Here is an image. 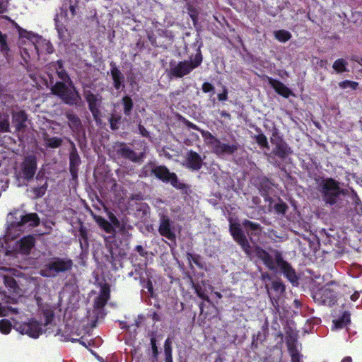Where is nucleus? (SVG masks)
Masks as SVG:
<instances>
[{"mask_svg": "<svg viewBox=\"0 0 362 362\" xmlns=\"http://www.w3.org/2000/svg\"><path fill=\"white\" fill-rule=\"evenodd\" d=\"M317 190L327 206L339 209L342 206V196L347 190L340 187V182L332 177L322 178L317 182Z\"/></svg>", "mask_w": 362, "mask_h": 362, "instance_id": "nucleus-1", "label": "nucleus"}, {"mask_svg": "<svg viewBox=\"0 0 362 362\" xmlns=\"http://www.w3.org/2000/svg\"><path fill=\"white\" fill-rule=\"evenodd\" d=\"M194 45H197V53L194 58L189 57V61L184 60L179 62L177 64L170 62L169 74L170 76L175 78H182L183 76L190 74L194 69L199 66L203 62V56L201 49L203 47V42L199 37L197 40Z\"/></svg>", "mask_w": 362, "mask_h": 362, "instance_id": "nucleus-2", "label": "nucleus"}, {"mask_svg": "<svg viewBox=\"0 0 362 362\" xmlns=\"http://www.w3.org/2000/svg\"><path fill=\"white\" fill-rule=\"evenodd\" d=\"M74 262L70 258L53 257L49 258L40 270V274L46 278L57 277L60 273L70 272Z\"/></svg>", "mask_w": 362, "mask_h": 362, "instance_id": "nucleus-3", "label": "nucleus"}, {"mask_svg": "<svg viewBox=\"0 0 362 362\" xmlns=\"http://www.w3.org/2000/svg\"><path fill=\"white\" fill-rule=\"evenodd\" d=\"M71 86L64 82H56L51 87V92L57 96L62 101L69 106L80 107L82 105V99L78 91L72 83Z\"/></svg>", "mask_w": 362, "mask_h": 362, "instance_id": "nucleus-4", "label": "nucleus"}, {"mask_svg": "<svg viewBox=\"0 0 362 362\" xmlns=\"http://www.w3.org/2000/svg\"><path fill=\"white\" fill-rule=\"evenodd\" d=\"M157 179L161 180L164 183H170V185L177 189H180L185 194H187V189L188 185L180 182L177 175L170 170L165 165H156L155 176Z\"/></svg>", "mask_w": 362, "mask_h": 362, "instance_id": "nucleus-5", "label": "nucleus"}, {"mask_svg": "<svg viewBox=\"0 0 362 362\" xmlns=\"http://www.w3.org/2000/svg\"><path fill=\"white\" fill-rule=\"evenodd\" d=\"M332 285H336L333 281L315 291L313 295L314 300L320 305H334L337 301V293L334 289L331 288L330 286Z\"/></svg>", "mask_w": 362, "mask_h": 362, "instance_id": "nucleus-6", "label": "nucleus"}, {"mask_svg": "<svg viewBox=\"0 0 362 362\" xmlns=\"http://www.w3.org/2000/svg\"><path fill=\"white\" fill-rule=\"evenodd\" d=\"M274 257L276 269H278L293 285H298L299 278L291 264L284 259L282 254L278 250L274 252Z\"/></svg>", "mask_w": 362, "mask_h": 362, "instance_id": "nucleus-7", "label": "nucleus"}, {"mask_svg": "<svg viewBox=\"0 0 362 362\" xmlns=\"http://www.w3.org/2000/svg\"><path fill=\"white\" fill-rule=\"evenodd\" d=\"M9 219L11 226L13 227H20L29 223L31 226H37L40 224V218L36 213L23 214L21 210H15L10 213Z\"/></svg>", "mask_w": 362, "mask_h": 362, "instance_id": "nucleus-8", "label": "nucleus"}, {"mask_svg": "<svg viewBox=\"0 0 362 362\" xmlns=\"http://www.w3.org/2000/svg\"><path fill=\"white\" fill-rule=\"evenodd\" d=\"M117 156L133 163H141L146 157L144 151L137 153L124 142L117 141L113 146Z\"/></svg>", "mask_w": 362, "mask_h": 362, "instance_id": "nucleus-9", "label": "nucleus"}, {"mask_svg": "<svg viewBox=\"0 0 362 362\" xmlns=\"http://www.w3.org/2000/svg\"><path fill=\"white\" fill-rule=\"evenodd\" d=\"M37 169V157L33 154H29L24 157L20 164L19 175L25 180L29 182L33 179Z\"/></svg>", "mask_w": 362, "mask_h": 362, "instance_id": "nucleus-10", "label": "nucleus"}, {"mask_svg": "<svg viewBox=\"0 0 362 362\" xmlns=\"http://www.w3.org/2000/svg\"><path fill=\"white\" fill-rule=\"evenodd\" d=\"M84 97L88 103V107L91 112L94 120L98 122L101 119V111L103 98L100 94H94L90 90L84 91Z\"/></svg>", "mask_w": 362, "mask_h": 362, "instance_id": "nucleus-11", "label": "nucleus"}, {"mask_svg": "<svg viewBox=\"0 0 362 362\" xmlns=\"http://www.w3.org/2000/svg\"><path fill=\"white\" fill-rule=\"evenodd\" d=\"M42 324L34 318L30 319L28 322L16 323V330L22 334H27L29 337L37 339L42 334Z\"/></svg>", "mask_w": 362, "mask_h": 362, "instance_id": "nucleus-12", "label": "nucleus"}, {"mask_svg": "<svg viewBox=\"0 0 362 362\" xmlns=\"http://www.w3.org/2000/svg\"><path fill=\"white\" fill-rule=\"evenodd\" d=\"M230 232L234 240L240 245L243 250L247 254L250 255L251 252L250 244L247 239L245 233H243L241 226L238 223L230 224Z\"/></svg>", "mask_w": 362, "mask_h": 362, "instance_id": "nucleus-13", "label": "nucleus"}, {"mask_svg": "<svg viewBox=\"0 0 362 362\" xmlns=\"http://www.w3.org/2000/svg\"><path fill=\"white\" fill-rule=\"evenodd\" d=\"M71 149L69 153V172L74 180L78 177V167L81 163L80 156L74 141L68 139Z\"/></svg>", "mask_w": 362, "mask_h": 362, "instance_id": "nucleus-14", "label": "nucleus"}, {"mask_svg": "<svg viewBox=\"0 0 362 362\" xmlns=\"http://www.w3.org/2000/svg\"><path fill=\"white\" fill-rule=\"evenodd\" d=\"M271 142L274 145L272 149V154L277 156L281 160H284L290 154L292 153V150L288 144L281 136H278V139L274 140L271 139Z\"/></svg>", "mask_w": 362, "mask_h": 362, "instance_id": "nucleus-15", "label": "nucleus"}, {"mask_svg": "<svg viewBox=\"0 0 362 362\" xmlns=\"http://www.w3.org/2000/svg\"><path fill=\"white\" fill-rule=\"evenodd\" d=\"M185 162V166L192 171L199 170L204 165V159L197 152L193 150L187 152Z\"/></svg>", "mask_w": 362, "mask_h": 362, "instance_id": "nucleus-16", "label": "nucleus"}, {"mask_svg": "<svg viewBox=\"0 0 362 362\" xmlns=\"http://www.w3.org/2000/svg\"><path fill=\"white\" fill-rule=\"evenodd\" d=\"M110 74L113 81V87L117 90H123L125 88V78L117 66L114 62H111Z\"/></svg>", "mask_w": 362, "mask_h": 362, "instance_id": "nucleus-17", "label": "nucleus"}, {"mask_svg": "<svg viewBox=\"0 0 362 362\" xmlns=\"http://www.w3.org/2000/svg\"><path fill=\"white\" fill-rule=\"evenodd\" d=\"M48 69L55 71L58 78L61 80L60 82L72 83L70 76L64 68V62L62 59L50 62L48 65Z\"/></svg>", "mask_w": 362, "mask_h": 362, "instance_id": "nucleus-18", "label": "nucleus"}, {"mask_svg": "<svg viewBox=\"0 0 362 362\" xmlns=\"http://www.w3.org/2000/svg\"><path fill=\"white\" fill-rule=\"evenodd\" d=\"M158 232L161 236H163L171 241H175L176 239L175 233L173 230L171 221L168 216H163L160 219Z\"/></svg>", "mask_w": 362, "mask_h": 362, "instance_id": "nucleus-19", "label": "nucleus"}, {"mask_svg": "<svg viewBox=\"0 0 362 362\" xmlns=\"http://www.w3.org/2000/svg\"><path fill=\"white\" fill-rule=\"evenodd\" d=\"M239 147L240 146L238 143L229 144L222 143L219 140V143H216L215 145L213 152L217 156H222L224 154L233 155L238 150Z\"/></svg>", "mask_w": 362, "mask_h": 362, "instance_id": "nucleus-20", "label": "nucleus"}, {"mask_svg": "<svg viewBox=\"0 0 362 362\" xmlns=\"http://www.w3.org/2000/svg\"><path fill=\"white\" fill-rule=\"evenodd\" d=\"M94 219L100 229L110 234L108 237H105L106 243L109 241V239L115 238L116 229L113 227L112 224L101 216H95Z\"/></svg>", "mask_w": 362, "mask_h": 362, "instance_id": "nucleus-21", "label": "nucleus"}, {"mask_svg": "<svg viewBox=\"0 0 362 362\" xmlns=\"http://www.w3.org/2000/svg\"><path fill=\"white\" fill-rule=\"evenodd\" d=\"M256 256L269 270H276V260L267 251L258 247L256 248Z\"/></svg>", "mask_w": 362, "mask_h": 362, "instance_id": "nucleus-22", "label": "nucleus"}, {"mask_svg": "<svg viewBox=\"0 0 362 362\" xmlns=\"http://www.w3.org/2000/svg\"><path fill=\"white\" fill-rule=\"evenodd\" d=\"M254 185L259 189L261 195L263 197L267 196L269 191L272 188V183L270 180L264 175L257 177L254 180Z\"/></svg>", "mask_w": 362, "mask_h": 362, "instance_id": "nucleus-23", "label": "nucleus"}, {"mask_svg": "<svg viewBox=\"0 0 362 362\" xmlns=\"http://www.w3.org/2000/svg\"><path fill=\"white\" fill-rule=\"evenodd\" d=\"M110 297V288L107 284H104L100 289L99 296L94 300V307L103 308L107 303Z\"/></svg>", "mask_w": 362, "mask_h": 362, "instance_id": "nucleus-24", "label": "nucleus"}, {"mask_svg": "<svg viewBox=\"0 0 362 362\" xmlns=\"http://www.w3.org/2000/svg\"><path fill=\"white\" fill-rule=\"evenodd\" d=\"M268 83L279 95L286 98H288L292 94L291 90L285 84L277 79L269 78Z\"/></svg>", "mask_w": 362, "mask_h": 362, "instance_id": "nucleus-25", "label": "nucleus"}, {"mask_svg": "<svg viewBox=\"0 0 362 362\" xmlns=\"http://www.w3.org/2000/svg\"><path fill=\"white\" fill-rule=\"evenodd\" d=\"M35 178L37 181L40 182V184L37 187H33L32 192L36 198H40L45 194L48 184L43 174L40 175L39 173Z\"/></svg>", "mask_w": 362, "mask_h": 362, "instance_id": "nucleus-26", "label": "nucleus"}, {"mask_svg": "<svg viewBox=\"0 0 362 362\" xmlns=\"http://www.w3.org/2000/svg\"><path fill=\"white\" fill-rule=\"evenodd\" d=\"M18 32L21 38H25L28 40L29 42L28 43V46L30 47V49L33 48L35 51L37 52V47L35 42L38 41L40 37L33 32L27 31L26 30H24L20 27L18 28Z\"/></svg>", "mask_w": 362, "mask_h": 362, "instance_id": "nucleus-27", "label": "nucleus"}, {"mask_svg": "<svg viewBox=\"0 0 362 362\" xmlns=\"http://www.w3.org/2000/svg\"><path fill=\"white\" fill-rule=\"evenodd\" d=\"M28 115L24 110H20L13 114V122L17 131H21L26 127Z\"/></svg>", "mask_w": 362, "mask_h": 362, "instance_id": "nucleus-28", "label": "nucleus"}, {"mask_svg": "<svg viewBox=\"0 0 362 362\" xmlns=\"http://www.w3.org/2000/svg\"><path fill=\"white\" fill-rule=\"evenodd\" d=\"M68 124L73 132H79L82 129V123L78 116L73 112H66Z\"/></svg>", "mask_w": 362, "mask_h": 362, "instance_id": "nucleus-29", "label": "nucleus"}, {"mask_svg": "<svg viewBox=\"0 0 362 362\" xmlns=\"http://www.w3.org/2000/svg\"><path fill=\"white\" fill-rule=\"evenodd\" d=\"M35 239L32 235L23 237L20 240V250L23 254H29L35 246Z\"/></svg>", "mask_w": 362, "mask_h": 362, "instance_id": "nucleus-30", "label": "nucleus"}, {"mask_svg": "<svg viewBox=\"0 0 362 362\" xmlns=\"http://www.w3.org/2000/svg\"><path fill=\"white\" fill-rule=\"evenodd\" d=\"M296 339H293L292 342L287 341V347L289 354L291 358V362H303V355L298 351L295 341Z\"/></svg>", "mask_w": 362, "mask_h": 362, "instance_id": "nucleus-31", "label": "nucleus"}, {"mask_svg": "<svg viewBox=\"0 0 362 362\" xmlns=\"http://www.w3.org/2000/svg\"><path fill=\"white\" fill-rule=\"evenodd\" d=\"M78 232L80 247L82 251H86L89 247L88 230L81 224L78 228Z\"/></svg>", "mask_w": 362, "mask_h": 362, "instance_id": "nucleus-32", "label": "nucleus"}, {"mask_svg": "<svg viewBox=\"0 0 362 362\" xmlns=\"http://www.w3.org/2000/svg\"><path fill=\"white\" fill-rule=\"evenodd\" d=\"M200 134L203 137L205 144L214 149L216 143H219V139L214 136L210 132L202 129Z\"/></svg>", "mask_w": 362, "mask_h": 362, "instance_id": "nucleus-33", "label": "nucleus"}, {"mask_svg": "<svg viewBox=\"0 0 362 362\" xmlns=\"http://www.w3.org/2000/svg\"><path fill=\"white\" fill-rule=\"evenodd\" d=\"M156 165H157L154 162H148L142 167L140 176L144 177L155 176Z\"/></svg>", "mask_w": 362, "mask_h": 362, "instance_id": "nucleus-34", "label": "nucleus"}, {"mask_svg": "<svg viewBox=\"0 0 362 362\" xmlns=\"http://www.w3.org/2000/svg\"><path fill=\"white\" fill-rule=\"evenodd\" d=\"M122 104L123 105V112L125 116H130L132 115L134 103L132 98L129 95H125L122 98Z\"/></svg>", "mask_w": 362, "mask_h": 362, "instance_id": "nucleus-35", "label": "nucleus"}, {"mask_svg": "<svg viewBox=\"0 0 362 362\" xmlns=\"http://www.w3.org/2000/svg\"><path fill=\"white\" fill-rule=\"evenodd\" d=\"M44 141L45 143V146L47 148H57L60 147L62 145L63 140L59 137H49L48 135L44 136Z\"/></svg>", "mask_w": 362, "mask_h": 362, "instance_id": "nucleus-36", "label": "nucleus"}, {"mask_svg": "<svg viewBox=\"0 0 362 362\" xmlns=\"http://www.w3.org/2000/svg\"><path fill=\"white\" fill-rule=\"evenodd\" d=\"M4 283L10 292L17 293L19 287L16 279L13 276L8 275L4 276Z\"/></svg>", "mask_w": 362, "mask_h": 362, "instance_id": "nucleus-37", "label": "nucleus"}, {"mask_svg": "<svg viewBox=\"0 0 362 362\" xmlns=\"http://www.w3.org/2000/svg\"><path fill=\"white\" fill-rule=\"evenodd\" d=\"M351 322L350 314L349 312L345 311L342 315L336 320H334V325L337 328H343Z\"/></svg>", "mask_w": 362, "mask_h": 362, "instance_id": "nucleus-38", "label": "nucleus"}, {"mask_svg": "<svg viewBox=\"0 0 362 362\" xmlns=\"http://www.w3.org/2000/svg\"><path fill=\"white\" fill-rule=\"evenodd\" d=\"M42 314L45 317L44 327L48 326L52 322L54 314L53 310L48 307H43L40 309Z\"/></svg>", "mask_w": 362, "mask_h": 362, "instance_id": "nucleus-39", "label": "nucleus"}, {"mask_svg": "<svg viewBox=\"0 0 362 362\" xmlns=\"http://www.w3.org/2000/svg\"><path fill=\"white\" fill-rule=\"evenodd\" d=\"M164 354H165V362H173V361L172 341L170 338H167L165 341Z\"/></svg>", "mask_w": 362, "mask_h": 362, "instance_id": "nucleus-40", "label": "nucleus"}, {"mask_svg": "<svg viewBox=\"0 0 362 362\" xmlns=\"http://www.w3.org/2000/svg\"><path fill=\"white\" fill-rule=\"evenodd\" d=\"M347 65V62L345 59L340 58L334 61L332 65V68L337 73L341 74L348 71L346 69Z\"/></svg>", "mask_w": 362, "mask_h": 362, "instance_id": "nucleus-41", "label": "nucleus"}, {"mask_svg": "<svg viewBox=\"0 0 362 362\" xmlns=\"http://www.w3.org/2000/svg\"><path fill=\"white\" fill-rule=\"evenodd\" d=\"M274 37L278 41L286 42L291 38L292 35L288 30L282 29L275 31Z\"/></svg>", "mask_w": 362, "mask_h": 362, "instance_id": "nucleus-42", "label": "nucleus"}, {"mask_svg": "<svg viewBox=\"0 0 362 362\" xmlns=\"http://www.w3.org/2000/svg\"><path fill=\"white\" fill-rule=\"evenodd\" d=\"M10 124L8 115L0 113V132H8Z\"/></svg>", "mask_w": 362, "mask_h": 362, "instance_id": "nucleus-43", "label": "nucleus"}, {"mask_svg": "<svg viewBox=\"0 0 362 362\" xmlns=\"http://www.w3.org/2000/svg\"><path fill=\"white\" fill-rule=\"evenodd\" d=\"M243 227L245 228V230H262V226L259 223L256 222L250 221L247 219H245L242 223Z\"/></svg>", "mask_w": 362, "mask_h": 362, "instance_id": "nucleus-44", "label": "nucleus"}, {"mask_svg": "<svg viewBox=\"0 0 362 362\" xmlns=\"http://www.w3.org/2000/svg\"><path fill=\"white\" fill-rule=\"evenodd\" d=\"M55 25H56V30L58 33L59 37L61 40H65L67 37V29L62 24L60 23L59 21L55 20Z\"/></svg>", "mask_w": 362, "mask_h": 362, "instance_id": "nucleus-45", "label": "nucleus"}, {"mask_svg": "<svg viewBox=\"0 0 362 362\" xmlns=\"http://www.w3.org/2000/svg\"><path fill=\"white\" fill-rule=\"evenodd\" d=\"M122 117L119 115H112L109 119L110 127L112 130H117L121 123Z\"/></svg>", "mask_w": 362, "mask_h": 362, "instance_id": "nucleus-46", "label": "nucleus"}, {"mask_svg": "<svg viewBox=\"0 0 362 362\" xmlns=\"http://www.w3.org/2000/svg\"><path fill=\"white\" fill-rule=\"evenodd\" d=\"M11 323L7 319L0 320V332L4 334H8L11 331Z\"/></svg>", "mask_w": 362, "mask_h": 362, "instance_id": "nucleus-47", "label": "nucleus"}, {"mask_svg": "<svg viewBox=\"0 0 362 362\" xmlns=\"http://www.w3.org/2000/svg\"><path fill=\"white\" fill-rule=\"evenodd\" d=\"M254 139H255L257 144L259 146H260L261 147H262V148H268L269 147L267 138L264 134L259 133L257 135H255L254 136Z\"/></svg>", "mask_w": 362, "mask_h": 362, "instance_id": "nucleus-48", "label": "nucleus"}, {"mask_svg": "<svg viewBox=\"0 0 362 362\" xmlns=\"http://www.w3.org/2000/svg\"><path fill=\"white\" fill-rule=\"evenodd\" d=\"M140 284L142 287L146 288L151 296H153V283L150 279L147 281L145 280L144 277L140 276Z\"/></svg>", "mask_w": 362, "mask_h": 362, "instance_id": "nucleus-49", "label": "nucleus"}, {"mask_svg": "<svg viewBox=\"0 0 362 362\" xmlns=\"http://www.w3.org/2000/svg\"><path fill=\"white\" fill-rule=\"evenodd\" d=\"M339 86L342 89L350 87L353 90H356L358 87V83L353 81L344 80L339 83Z\"/></svg>", "mask_w": 362, "mask_h": 362, "instance_id": "nucleus-50", "label": "nucleus"}, {"mask_svg": "<svg viewBox=\"0 0 362 362\" xmlns=\"http://www.w3.org/2000/svg\"><path fill=\"white\" fill-rule=\"evenodd\" d=\"M0 51L1 52H8L9 51V47L7 43V35L3 34L0 31Z\"/></svg>", "mask_w": 362, "mask_h": 362, "instance_id": "nucleus-51", "label": "nucleus"}, {"mask_svg": "<svg viewBox=\"0 0 362 362\" xmlns=\"http://www.w3.org/2000/svg\"><path fill=\"white\" fill-rule=\"evenodd\" d=\"M262 334L261 332H258L256 334H253L252 337V343L251 346L252 349H257L258 347V341H264L265 340V336L262 337Z\"/></svg>", "mask_w": 362, "mask_h": 362, "instance_id": "nucleus-52", "label": "nucleus"}, {"mask_svg": "<svg viewBox=\"0 0 362 362\" xmlns=\"http://www.w3.org/2000/svg\"><path fill=\"white\" fill-rule=\"evenodd\" d=\"M352 199L354 201V204L355 205V209L358 212V208L362 211V202L360 199L359 197L357 194V192L354 189H351Z\"/></svg>", "mask_w": 362, "mask_h": 362, "instance_id": "nucleus-53", "label": "nucleus"}, {"mask_svg": "<svg viewBox=\"0 0 362 362\" xmlns=\"http://www.w3.org/2000/svg\"><path fill=\"white\" fill-rule=\"evenodd\" d=\"M195 293L197 295L198 297L202 298L204 300H206L209 303H211V300L209 297L204 293V291L202 290V287L199 285H197L194 286Z\"/></svg>", "mask_w": 362, "mask_h": 362, "instance_id": "nucleus-54", "label": "nucleus"}, {"mask_svg": "<svg viewBox=\"0 0 362 362\" xmlns=\"http://www.w3.org/2000/svg\"><path fill=\"white\" fill-rule=\"evenodd\" d=\"M272 288L279 294L285 291V286L281 281H274L272 284Z\"/></svg>", "mask_w": 362, "mask_h": 362, "instance_id": "nucleus-55", "label": "nucleus"}, {"mask_svg": "<svg viewBox=\"0 0 362 362\" xmlns=\"http://www.w3.org/2000/svg\"><path fill=\"white\" fill-rule=\"evenodd\" d=\"M109 222L113 225V227L116 229L117 228H119L120 226V222L119 219L117 218V216L111 211H109L107 213Z\"/></svg>", "mask_w": 362, "mask_h": 362, "instance_id": "nucleus-56", "label": "nucleus"}, {"mask_svg": "<svg viewBox=\"0 0 362 362\" xmlns=\"http://www.w3.org/2000/svg\"><path fill=\"white\" fill-rule=\"evenodd\" d=\"M274 209L277 213L284 214L288 209V206L285 202H281L274 205Z\"/></svg>", "mask_w": 362, "mask_h": 362, "instance_id": "nucleus-57", "label": "nucleus"}, {"mask_svg": "<svg viewBox=\"0 0 362 362\" xmlns=\"http://www.w3.org/2000/svg\"><path fill=\"white\" fill-rule=\"evenodd\" d=\"M72 342H78L82 346H85L86 348H88L89 346H92L93 342L91 340L86 339L83 337H81L80 339H73L71 340Z\"/></svg>", "mask_w": 362, "mask_h": 362, "instance_id": "nucleus-58", "label": "nucleus"}, {"mask_svg": "<svg viewBox=\"0 0 362 362\" xmlns=\"http://www.w3.org/2000/svg\"><path fill=\"white\" fill-rule=\"evenodd\" d=\"M156 339L154 337L151 338V346L152 349L153 356L157 357L158 354V349L156 344Z\"/></svg>", "mask_w": 362, "mask_h": 362, "instance_id": "nucleus-59", "label": "nucleus"}, {"mask_svg": "<svg viewBox=\"0 0 362 362\" xmlns=\"http://www.w3.org/2000/svg\"><path fill=\"white\" fill-rule=\"evenodd\" d=\"M202 90L204 93H209L214 90V86L209 82H204L202 86Z\"/></svg>", "mask_w": 362, "mask_h": 362, "instance_id": "nucleus-60", "label": "nucleus"}, {"mask_svg": "<svg viewBox=\"0 0 362 362\" xmlns=\"http://www.w3.org/2000/svg\"><path fill=\"white\" fill-rule=\"evenodd\" d=\"M138 129H139V134L141 135H142L143 136L146 137V138L150 137L149 132L145 128L144 126H143L142 124H139V126H138Z\"/></svg>", "mask_w": 362, "mask_h": 362, "instance_id": "nucleus-61", "label": "nucleus"}, {"mask_svg": "<svg viewBox=\"0 0 362 362\" xmlns=\"http://www.w3.org/2000/svg\"><path fill=\"white\" fill-rule=\"evenodd\" d=\"M184 123L187 127H189L192 129L197 130L199 132H200V131L202 130V129L199 128L197 124L192 123V122H190L189 120L185 119Z\"/></svg>", "mask_w": 362, "mask_h": 362, "instance_id": "nucleus-62", "label": "nucleus"}, {"mask_svg": "<svg viewBox=\"0 0 362 362\" xmlns=\"http://www.w3.org/2000/svg\"><path fill=\"white\" fill-rule=\"evenodd\" d=\"M217 98L219 101H225L228 99V90L226 87L223 88L222 93L218 94Z\"/></svg>", "mask_w": 362, "mask_h": 362, "instance_id": "nucleus-63", "label": "nucleus"}, {"mask_svg": "<svg viewBox=\"0 0 362 362\" xmlns=\"http://www.w3.org/2000/svg\"><path fill=\"white\" fill-rule=\"evenodd\" d=\"M135 250L139 254L140 256L144 257L147 255V252H146L142 245H138L135 247Z\"/></svg>", "mask_w": 362, "mask_h": 362, "instance_id": "nucleus-64", "label": "nucleus"}]
</instances>
